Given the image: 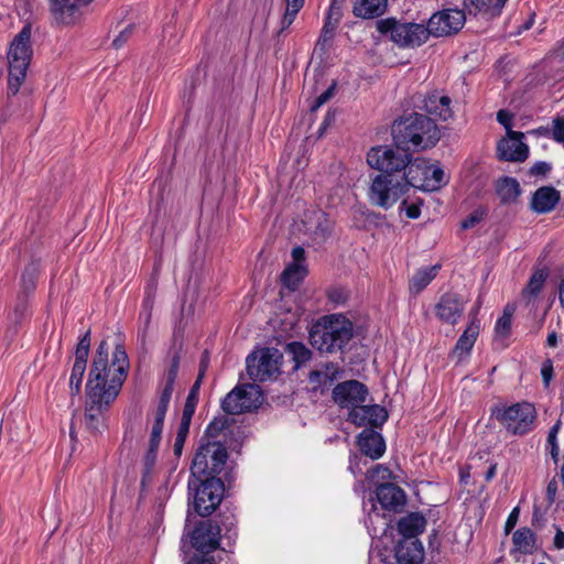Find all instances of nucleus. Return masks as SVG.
<instances>
[{"label": "nucleus", "instance_id": "dca6fc26", "mask_svg": "<svg viewBox=\"0 0 564 564\" xmlns=\"http://www.w3.org/2000/svg\"><path fill=\"white\" fill-rule=\"evenodd\" d=\"M421 109L425 110L430 116H433L435 119H440L442 121H447L452 119L454 116V111L451 107L452 99L442 95L438 91H432L424 96L422 99Z\"/></svg>", "mask_w": 564, "mask_h": 564}, {"label": "nucleus", "instance_id": "774afa93", "mask_svg": "<svg viewBox=\"0 0 564 564\" xmlns=\"http://www.w3.org/2000/svg\"><path fill=\"white\" fill-rule=\"evenodd\" d=\"M187 564H215V562L209 554H202V556H193Z\"/></svg>", "mask_w": 564, "mask_h": 564}, {"label": "nucleus", "instance_id": "1a4fd4ad", "mask_svg": "<svg viewBox=\"0 0 564 564\" xmlns=\"http://www.w3.org/2000/svg\"><path fill=\"white\" fill-rule=\"evenodd\" d=\"M188 489L194 490V511L200 517H207L220 505L225 487L219 477H208L191 479Z\"/></svg>", "mask_w": 564, "mask_h": 564}, {"label": "nucleus", "instance_id": "052dcab7", "mask_svg": "<svg viewBox=\"0 0 564 564\" xmlns=\"http://www.w3.org/2000/svg\"><path fill=\"white\" fill-rule=\"evenodd\" d=\"M402 207H404L405 215L408 218L416 219L420 217L421 209L417 204H406V199H404L401 204Z\"/></svg>", "mask_w": 564, "mask_h": 564}, {"label": "nucleus", "instance_id": "338daca9", "mask_svg": "<svg viewBox=\"0 0 564 564\" xmlns=\"http://www.w3.org/2000/svg\"><path fill=\"white\" fill-rule=\"evenodd\" d=\"M557 492V481L555 478L551 479L546 487V499L549 503H553L556 498Z\"/></svg>", "mask_w": 564, "mask_h": 564}, {"label": "nucleus", "instance_id": "6ab92c4d", "mask_svg": "<svg viewBox=\"0 0 564 564\" xmlns=\"http://www.w3.org/2000/svg\"><path fill=\"white\" fill-rule=\"evenodd\" d=\"M394 556L398 564H421L424 549L419 540L402 539L395 546Z\"/></svg>", "mask_w": 564, "mask_h": 564}, {"label": "nucleus", "instance_id": "c9c22d12", "mask_svg": "<svg viewBox=\"0 0 564 564\" xmlns=\"http://www.w3.org/2000/svg\"><path fill=\"white\" fill-rule=\"evenodd\" d=\"M234 423L232 419H229L227 415L216 416L205 430L204 436L200 441H218V436L225 432L231 424Z\"/></svg>", "mask_w": 564, "mask_h": 564}, {"label": "nucleus", "instance_id": "a19ab883", "mask_svg": "<svg viewBox=\"0 0 564 564\" xmlns=\"http://www.w3.org/2000/svg\"><path fill=\"white\" fill-rule=\"evenodd\" d=\"M169 404H170L169 401L159 399L158 405H156L155 410L153 411V425H152L151 431H158V432L163 431L164 420H165Z\"/></svg>", "mask_w": 564, "mask_h": 564}, {"label": "nucleus", "instance_id": "423d86ee", "mask_svg": "<svg viewBox=\"0 0 564 564\" xmlns=\"http://www.w3.org/2000/svg\"><path fill=\"white\" fill-rule=\"evenodd\" d=\"M228 460L227 447L220 441H200L191 465L194 478L217 477Z\"/></svg>", "mask_w": 564, "mask_h": 564}, {"label": "nucleus", "instance_id": "f8f14e48", "mask_svg": "<svg viewBox=\"0 0 564 564\" xmlns=\"http://www.w3.org/2000/svg\"><path fill=\"white\" fill-rule=\"evenodd\" d=\"M262 403V394L254 384L234 388L221 401V409L228 415H237L257 410Z\"/></svg>", "mask_w": 564, "mask_h": 564}, {"label": "nucleus", "instance_id": "c756f323", "mask_svg": "<svg viewBox=\"0 0 564 564\" xmlns=\"http://www.w3.org/2000/svg\"><path fill=\"white\" fill-rule=\"evenodd\" d=\"M40 273V262L31 261L25 265L21 275V294L31 295L36 289V282Z\"/></svg>", "mask_w": 564, "mask_h": 564}, {"label": "nucleus", "instance_id": "2eb2a0df", "mask_svg": "<svg viewBox=\"0 0 564 564\" xmlns=\"http://www.w3.org/2000/svg\"><path fill=\"white\" fill-rule=\"evenodd\" d=\"M388 420L387 410L378 404L365 405L361 403L348 413V421L356 426L380 427Z\"/></svg>", "mask_w": 564, "mask_h": 564}, {"label": "nucleus", "instance_id": "bf43d9fd", "mask_svg": "<svg viewBox=\"0 0 564 564\" xmlns=\"http://www.w3.org/2000/svg\"><path fill=\"white\" fill-rule=\"evenodd\" d=\"M520 509L519 507L513 508V510L510 512L506 524H505V531L506 534H509L511 530L516 527L518 519H519Z\"/></svg>", "mask_w": 564, "mask_h": 564}, {"label": "nucleus", "instance_id": "f704fd0d", "mask_svg": "<svg viewBox=\"0 0 564 564\" xmlns=\"http://www.w3.org/2000/svg\"><path fill=\"white\" fill-rule=\"evenodd\" d=\"M315 227L313 229L314 239L317 241H325L332 234L333 223L327 215L317 210L314 213Z\"/></svg>", "mask_w": 564, "mask_h": 564}, {"label": "nucleus", "instance_id": "b1692460", "mask_svg": "<svg viewBox=\"0 0 564 564\" xmlns=\"http://www.w3.org/2000/svg\"><path fill=\"white\" fill-rule=\"evenodd\" d=\"M441 264L424 267L416 270L409 282V291L413 295L421 293L438 274Z\"/></svg>", "mask_w": 564, "mask_h": 564}, {"label": "nucleus", "instance_id": "a878e982", "mask_svg": "<svg viewBox=\"0 0 564 564\" xmlns=\"http://www.w3.org/2000/svg\"><path fill=\"white\" fill-rule=\"evenodd\" d=\"M387 9V0H356L352 13L357 18L373 19L382 15Z\"/></svg>", "mask_w": 564, "mask_h": 564}, {"label": "nucleus", "instance_id": "e2e57ef3", "mask_svg": "<svg viewBox=\"0 0 564 564\" xmlns=\"http://www.w3.org/2000/svg\"><path fill=\"white\" fill-rule=\"evenodd\" d=\"M202 381H203V378H199V377L196 378L194 384L192 386V388L187 394L186 401L198 403V392L200 389Z\"/></svg>", "mask_w": 564, "mask_h": 564}, {"label": "nucleus", "instance_id": "6e6d98bb", "mask_svg": "<svg viewBox=\"0 0 564 564\" xmlns=\"http://www.w3.org/2000/svg\"><path fill=\"white\" fill-rule=\"evenodd\" d=\"M551 171V164L547 162L539 161L535 162L531 169L530 173L534 176H544Z\"/></svg>", "mask_w": 564, "mask_h": 564}, {"label": "nucleus", "instance_id": "8fccbe9b", "mask_svg": "<svg viewBox=\"0 0 564 564\" xmlns=\"http://www.w3.org/2000/svg\"><path fill=\"white\" fill-rule=\"evenodd\" d=\"M134 30V26L132 24H129L126 26L120 33L116 36V39L112 41V46L118 50L123 46V44L130 39Z\"/></svg>", "mask_w": 564, "mask_h": 564}, {"label": "nucleus", "instance_id": "49530a36", "mask_svg": "<svg viewBox=\"0 0 564 564\" xmlns=\"http://www.w3.org/2000/svg\"><path fill=\"white\" fill-rule=\"evenodd\" d=\"M29 296L30 295H25V294H21V293H19L17 296V302L14 305V315H15L17 322L21 321L28 311Z\"/></svg>", "mask_w": 564, "mask_h": 564}, {"label": "nucleus", "instance_id": "4be33fe9", "mask_svg": "<svg viewBox=\"0 0 564 564\" xmlns=\"http://www.w3.org/2000/svg\"><path fill=\"white\" fill-rule=\"evenodd\" d=\"M50 11L58 24L69 25L76 21V3L73 0H48Z\"/></svg>", "mask_w": 564, "mask_h": 564}, {"label": "nucleus", "instance_id": "a211bd4d", "mask_svg": "<svg viewBox=\"0 0 564 564\" xmlns=\"http://www.w3.org/2000/svg\"><path fill=\"white\" fill-rule=\"evenodd\" d=\"M378 502L386 510L400 511L405 505V494L392 482L381 484L376 489Z\"/></svg>", "mask_w": 564, "mask_h": 564}, {"label": "nucleus", "instance_id": "f3484780", "mask_svg": "<svg viewBox=\"0 0 564 564\" xmlns=\"http://www.w3.org/2000/svg\"><path fill=\"white\" fill-rule=\"evenodd\" d=\"M357 445L360 452L376 460L386 452V442L382 435L373 429H365L357 437Z\"/></svg>", "mask_w": 564, "mask_h": 564}, {"label": "nucleus", "instance_id": "f03ea898", "mask_svg": "<svg viewBox=\"0 0 564 564\" xmlns=\"http://www.w3.org/2000/svg\"><path fill=\"white\" fill-rule=\"evenodd\" d=\"M108 343L101 340L94 356L85 389V425L90 433L107 427V413L119 395L129 370V358L122 345H117L111 364Z\"/></svg>", "mask_w": 564, "mask_h": 564}, {"label": "nucleus", "instance_id": "5701e85b", "mask_svg": "<svg viewBox=\"0 0 564 564\" xmlns=\"http://www.w3.org/2000/svg\"><path fill=\"white\" fill-rule=\"evenodd\" d=\"M427 30L430 35L443 36L456 32L457 28L449 11H441L430 18Z\"/></svg>", "mask_w": 564, "mask_h": 564}, {"label": "nucleus", "instance_id": "09e8293b", "mask_svg": "<svg viewBox=\"0 0 564 564\" xmlns=\"http://www.w3.org/2000/svg\"><path fill=\"white\" fill-rule=\"evenodd\" d=\"M552 137L556 142L564 143V118L556 117L553 119Z\"/></svg>", "mask_w": 564, "mask_h": 564}, {"label": "nucleus", "instance_id": "cd10ccee", "mask_svg": "<svg viewBox=\"0 0 564 564\" xmlns=\"http://www.w3.org/2000/svg\"><path fill=\"white\" fill-rule=\"evenodd\" d=\"M180 362H181V352H180V350H175L171 358L170 367H169L166 373L164 375V387L161 391L160 400H164V401H169V402L171 401L172 393L174 390V383H175V380H176V377L178 373Z\"/></svg>", "mask_w": 564, "mask_h": 564}, {"label": "nucleus", "instance_id": "6e6552de", "mask_svg": "<svg viewBox=\"0 0 564 564\" xmlns=\"http://www.w3.org/2000/svg\"><path fill=\"white\" fill-rule=\"evenodd\" d=\"M491 416L506 430L514 435H523L532 430L536 417L535 408L529 402L514 403L512 405H495L491 408Z\"/></svg>", "mask_w": 564, "mask_h": 564}, {"label": "nucleus", "instance_id": "7ed1b4c3", "mask_svg": "<svg viewBox=\"0 0 564 564\" xmlns=\"http://www.w3.org/2000/svg\"><path fill=\"white\" fill-rule=\"evenodd\" d=\"M392 134L394 149H405L408 152L410 148L414 150L432 148L441 138L434 119L416 112L395 121Z\"/></svg>", "mask_w": 564, "mask_h": 564}, {"label": "nucleus", "instance_id": "13d9d810", "mask_svg": "<svg viewBox=\"0 0 564 564\" xmlns=\"http://www.w3.org/2000/svg\"><path fill=\"white\" fill-rule=\"evenodd\" d=\"M328 379H330L328 373L322 370H312L308 375L310 382L318 386L325 384Z\"/></svg>", "mask_w": 564, "mask_h": 564}, {"label": "nucleus", "instance_id": "4d7b16f0", "mask_svg": "<svg viewBox=\"0 0 564 564\" xmlns=\"http://www.w3.org/2000/svg\"><path fill=\"white\" fill-rule=\"evenodd\" d=\"M541 376H542L544 386L547 387L553 377V364H552L551 359H546L543 362L542 368H541Z\"/></svg>", "mask_w": 564, "mask_h": 564}, {"label": "nucleus", "instance_id": "4c0bfd02", "mask_svg": "<svg viewBox=\"0 0 564 564\" xmlns=\"http://www.w3.org/2000/svg\"><path fill=\"white\" fill-rule=\"evenodd\" d=\"M90 329H88L79 339L75 350L76 365L87 366V358L90 350Z\"/></svg>", "mask_w": 564, "mask_h": 564}, {"label": "nucleus", "instance_id": "ddd939ff", "mask_svg": "<svg viewBox=\"0 0 564 564\" xmlns=\"http://www.w3.org/2000/svg\"><path fill=\"white\" fill-rule=\"evenodd\" d=\"M221 528L210 519L199 521L188 533L191 545L200 554H209L219 547Z\"/></svg>", "mask_w": 564, "mask_h": 564}, {"label": "nucleus", "instance_id": "5fc2aeb1", "mask_svg": "<svg viewBox=\"0 0 564 564\" xmlns=\"http://www.w3.org/2000/svg\"><path fill=\"white\" fill-rule=\"evenodd\" d=\"M154 300H155L154 288L149 286L147 289V291H145V296H144L143 302H142V310L141 311H147V312H151L152 313V310H153V306H154Z\"/></svg>", "mask_w": 564, "mask_h": 564}, {"label": "nucleus", "instance_id": "680f3d73", "mask_svg": "<svg viewBox=\"0 0 564 564\" xmlns=\"http://www.w3.org/2000/svg\"><path fill=\"white\" fill-rule=\"evenodd\" d=\"M345 3V0H332L328 12H330V18L334 17V20L341 19V9Z\"/></svg>", "mask_w": 564, "mask_h": 564}, {"label": "nucleus", "instance_id": "864d4df0", "mask_svg": "<svg viewBox=\"0 0 564 564\" xmlns=\"http://www.w3.org/2000/svg\"><path fill=\"white\" fill-rule=\"evenodd\" d=\"M485 216L484 210H475L469 217H467L463 223H460V228L468 229L478 224Z\"/></svg>", "mask_w": 564, "mask_h": 564}, {"label": "nucleus", "instance_id": "2f4dec72", "mask_svg": "<svg viewBox=\"0 0 564 564\" xmlns=\"http://www.w3.org/2000/svg\"><path fill=\"white\" fill-rule=\"evenodd\" d=\"M306 275V268L300 263L289 264L281 274V281L291 291L297 289Z\"/></svg>", "mask_w": 564, "mask_h": 564}, {"label": "nucleus", "instance_id": "3c124183", "mask_svg": "<svg viewBox=\"0 0 564 564\" xmlns=\"http://www.w3.org/2000/svg\"><path fill=\"white\" fill-rule=\"evenodd\" d=\"M299 11H300V9H297V8H292V7L286 6L284 15L281 20V30L279 33H282L284 30L290 28V25L294 22Z\"/></svg>", "mask_w": 564, "mask_h": 564}, {"label": "nucleus", "instance_id": "393cba45", "mask_svg": "<svg viewBox=\"0 0 564 564\" xmlns=\"http://www.w3.org/2000/svg\"><path fill=\"white\" fill-rule=\"evenodd\" d=\"M436 314L443 322L455 325L458 316V294H444L436 305Z\"/></svg>", "mask_w": 564, "mask_h": 564}, {"label": "nucleus", "instance_id": "e433bc0d", "mask_svg": "<svg viewBox=\"0 0 564 564\" xmlns=\"http://www.w3.org/2000/svg\"><path fill=\"white\" fill-rule=\"evenodd\" d=\"M234 423L232 419H229L227 415L216 416L205 430L204 436L200 441H218V436L225 432L231 424Z\"/></svg>", "mask_w": 564, "mask_h": 564}, {"label": "nucleus", "instance_id": "37998d69", "mask_svg": "<svg viewBox=\"0 0 564 564\" xmlns=\"http://www.w3.org/2000/svg\"><path fill=\"white\" fill-rule=\"evenodd\" d=\"M335 23L325 22L321 32V35L316 43V48L326 51L328 44L332 42L335 34Z\"/></svg>", "mask_w": 564, "mask_h": 564}, {"label": "nucleus", "instance_id": "bb28decb", "mask_svg": "<svg viewBox=\"0 0 564 564\" xmlns=\"http://www.w3.org/2000/svg\"><path fill=\"white\" fill-rule=\"evenodd\" d=\"M496 192L500 198L501 204L507 205L517 202L519 195L521 194V188L519 182L516 178L505 176L497 181Z\"/></svg>", "mask_w": 564, "mask_h": 564}, {"label": "nucleus", "instance_id": "a18cd8bd", "mask_svg": "<svg viewBox=\"0 0 564 564\" xmlns=\"http://www.w3.org/2000/svg\"><path fill=\"white\" fill-rule=\"evenodd\" d=\"M561 421L558 420L549 431L547 443L551 445V456L555 463L558 460V446L556 444V436L561 429Z\"/></svg>", "mask_w": 564, "mask_h": 564}, {"label": "nucleus", "instance_id": "72a5a7b5", "mask_svg": "<svg viewBox=\"0 0 564 564\" xmlns=\"http://www.w3.org/2000/svg\"><path fill=\"white\" fill-rule=\"evenodd\" d=\"M480 329V321L473 316L469 325L464 330L463 335H460V358L463 354L466 352L469 355Z\"/></svg>", "mask_w": 564, "mask_h": 564}, {"label": "nucleus", "instance_id": "0eeeda50", "mask_svg": "<svg viewBox=\"0 0 564 564\" xmlns=\"http://www.w3.org/2000/svg\"><path fill=\"white\" fill-rule=\"evenodd\" d=\"M376 29L380 34L389 35L390 40L400 47L420 46L430 37L427 26L419 23H401L394 18L377 20Z\"/></svg>", "mask_w": 564, "mask_h": 564}, {"label": "nucleus", "instance_id": "ea45409f", "mask_svg": "<svg viewBox=\"0 0 564 564\" xmlns=\"http://www.w3.org/2000/svg\"><path fill=\"white\" fill-rule=\"evenodd\" d=\"M466 510L471 513V516L466 517L467 524L471 528L473 524H479L484 518V509L480 502L476 499H470L465 503Z\"/></svg>", "mask_w": 564, "mask_h": 564}, {"label": "nucleus", "instance_id": "20e7f679", "mask_svg": "<svg viewBox=\"0 0 564 564\" xmlns=\"http://www.w3.org/2000/svg\"><path fill=\"white\" fill-rule=\"evenodd\" d=\"M354 337V324L343 314L319 317L310 328V344L321 352L344 351Z\"/></svg>", "mask_w": 564, "mask_h": 564}, {"label": "nucleus", "instance_id": "de8ad7c7", "mask_svg": "<svg viewBox=\"0 0 564 564\" xmlns=\"http://www.w3.org/2000/svg\"><path fill=\"white\" fill-rule=\"evenodd\" d=\"M335 90L336 83L333 82V84L315 99L314 104L311 107V110L315 111L324 104H326L335 95Z\"/></svg>", "mask_w": 564, "mask_h": 564}, {"label": "nucleus", "instance_id": "412c9836", "mask_svg": "<svg viewBox=\"0 0 564 564\" xmlns=\"http://www.w3.org/2000/svg\"><path fill=\"white\" fill-rule=\"evenodd\" d=\"M425 524L426 520L422 514L412 512L401 518L397 525L402 539L417 540L416 536L424 531Z\"/></svg>", "mask_w": 564, "mask_h": 564}, {"label": "nucleus", "instance_id": "9d476101", "mask_svg": "<svg viewBox=\"0 0 564 564\" xmlns=\"http://www.w3.org/2000/svg\"><path fill=\"white\" fill-rule=\"evenodd\" d=\"M513 115L505 109L497 112V121L505 127L507 137L497 144V156L500 161L523 162L529 156V147L523 142L524 133L513 131Z\"/></svg>", "mask_w": 564, "mask_h": 564}, {"label": "nucleus", "instance_id": "9b49d317", "mask_svg": "<svg viewBox=\"0 0 564 564\" xmlns=\"http://www.w3.org/2000/svg\"><path fill=\"white\" fill-rule=\"evenodd\" d=\"M283 354L276 348H262L246 359L247 373L253 381L263 382L276 378L281 372Z\"/></svg>", "mask_w": 564, "mask_h": 564}, {"label": "nucleus", "instance_id": "c03bdc74", "mask_svg": "<svg viewBox=\"0 0 564 564\" xmlns=\"http://www.w3.org/2000/svg\"><path fill=\"white\" fill-rule=\"evenodd\" d=\"M86 371V367L82 365L74 364L70 378H69V387L73 394H78L80 391L82 380L84 373Z\"/></svg>", "mask_w": 564, "mask_h": 564}, {"label": "nucleus", "instance_id": "aec40b11", "mask_svg": "<svg viewBox=\"0 0 564 564\" xmlns=\"http://www.w3.org/2000/svg\"><path fill=\"white\" fill-rule=\"evenodd\" d=\"M560 198V192L554 187L542 186L533 193L530 206L538 214H546L556 207Z\"/></svg>", "mask_w": 564, "mask_h": 564}, {"label": "nucleus", "instance_id": "473e14b6", "mask_svg": "<svg viewBox=\"0 0 564 564\" xmlns=\"http://www.w3.org/2000/svg\"><path fill=\"white\" fill-rule=\"evenodd\" d=\"M285 352L294 362L293 370L300 369L312 358V351L300 341L289 343L285 347Z\"/></svg>", "mask_w": 564, "mask_h": 564}, {"label": "nucleus", "instance_id": "0e129e2a", "mask_svg": "<svg viewBox=\"0 0 564 564\" xmlns=\"http://www.w3.org/2000/svg\"><path fill=\"white\" fill-rule=\"evenodd\" d=\"M196 406H197V403L185 401L181 420L186 421V422H192V417L195 413Z\"/></svg>", "mask_w": 564, "mask_h": 564}, {"label": "nucleus", "instance_id": "7c9ffc66", "mask_svg": "<svg viewBox=\"0 0 564 564\" xmlns=\"http://www.w3.org/2000/svg\"><path fill=\"white\" fill-rule=\"evenodd\" d=\"M514 549L522 554H531L535 550V534L529 528H521L513 533Z\"/></svg>", "mask_w": 564, "mask_h": 564}, {"label": "nucleus", "instance_id": "58836bf2", "mask_svg": "<svg viewBox=\"0 0 564 564\" xmlns=\"http://www.w3.org/2000/svg\"><path fill=\"white\" fill-rule=\"evenodd\" d=\"M513 308L509 305L505 307L502 316L496 323V334L501 337H507L511 330Z\"/></svg>", "mask_w": 564, "mask_h": 564}, {"label": "nucleus", "instance_id": "c85d7f7f", "mask_svg": "<svg viewBox=\"0 0 564 564\" xmlns=\"http://www.w3.org/2000/svg\"><path fill=\"white\" fill-rule=\"evenodd\" d=\"M547 276H549V270L545 268L538 269L536 271H534V273L531 275L527 286L521 292L522 297L524 300H527L528 303H530L532 300H534L540 294Z\"/></svg>", "mask_w": 564, "mask_h": 564}, {"label": "nucleus", "instance_id": "603ef678", "mask_svg": "<svg viewBox=\"0 0 564 564\" xmlns=\"http://www.w3.org/2000/svg\"><path fill=\"white\" fill-rule=\"evenodd\" d=\"M158 449L159 448H152L149 446L145 455H144V474L148 475L150 474L152 467L154 466L155 464V460H156V455H158Z\"/></svg>", "mask_w": 564, "mask_h": 564}, {"label": "nucleus", "instance_id": "f257e3e1", "mask_svg": "<svg viewBox=\"0 0 564 564\" xmlns=\"http://www.w3.org/2000/svg\"><path fill=\"white\" fill-rule=\"evenodd\" d=\"M367 163L380 172L369 187V200L383 209L392 207L410 187L433 192L446 184L445 173L438 165L421 158L412 160L405 149L371 148Z\"/></svg>", "mask_w": 564, "mask_h": 564}, {"label": "nucleus", "instance_id": "79ce46f5", "mask_svg": "<svg viewBox=\"0 0 564 564\" xmlns=\"http://www.w3.org/2000/svg\"><path fill=\"white\" fill-rule=\"evenodd\" d=\"M492 0H465L464 7L468 14L484 13L489 17L490 3Z\"/></svg>", "mask_w": 564, "mask_h": 564}, {"label": "nucleus", "instance_id": "69168bd1", "mask_svg": "<svg viewBox=\"0 0 564 564\" xmlns=\"http://www.w3.org/2000/svg\"><path fill=\"white\" fill-rule=\"evenodd\" d=\"M209 360H210V355H209V351L207 349L204 350L202 357H200V361H199V370H198V376L199 378H204L206 371H207V368L209 366Z\"/></svg>", "mask_w": 564, "mask_h": 564}, {"label": "nucleus", "instance_id": "4468645a", "mask_svg": "<svg viewBox=\"0 0 564 564\" xmlns=\"http://www.w3.org/2000/svg\"><path fill=\"white\" fill-rule=\"evenodd\" d=\"M333 400L340 408L356 409L361 403H365L368 397L367 387L358 380H347L338 383L333 389Z\"/></svg>", "mask_w": 564, "mask_h": 564}, {"label": "nucleus", "instance_id": "39448f33", "mask_svg": "<svg viewBox=\"0 0 564 564\" xmlns=\"http://www.w3.org/2000/svg\"><path fill=\"white\" fill-rule=\"evenodd\" d=\"M31 24H25L13 37L8 52V97L15 96L25 80L26 70L33 55L31 46Z\"/></svg>", "mask_w": 564, "mask_h": 564}]
</instances>
